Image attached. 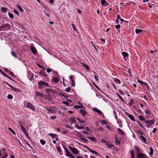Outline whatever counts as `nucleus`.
<instances>
[{
  "label": "nucleus",
  "mask_w": 158,
  "mask_h": 158,
  "mask_svg": "<svg viewBox=\"0 0 158 158\" xmlns=\"http://www.w3.org/2000/svg\"><path fill=\"white\" fill-rule=\"evenodd\" d=\"M45 108L48 111V113H56V108L55 106H46Z\"/></svg>",
  "instance_id": "nucleus-1"
},
{
  "label": "nucleus",
  "mask_w": 158,
  "mask_h": 158,
  "mask_svg": "<svg viewBox=\"0 0 158 158\" xmlns=\"http://www.w3.org/2000/svg\"><path fill=\"white\" fill-rule=\"evenodd\" d=\"M38 84L39 85L38 88L40 89H42L43 87L46 86L49 87L48 83L44 81H40L38 83Z\"/></svg>",
  "instance_id": "nucleus-2"
},
{
  "label": "nucleus",
  "mask_w": 158,
  "mask_h": 158,
  "mask_svg": "<svg viewBox=\"0 0 158 158\" xmlns=\"http://www.w3.org/2000/svg\"><path fill=\"white\" fill-rule=\"evenodd\" d=\"M69 149L71 150L73 153L74 154L77 155L79 153V151L77 148L70 146H69Z\"/></svg>",
  "instance_id": "nucleus-3"
},
{
  "label": "nucleus",
  "mask_w": 158,
  "mask_h": 158,
  "mask_svg": "<svg viewBox=\"0 0 158 158\" xmlns=\"http://www.w3.org/2000/svg\"><path fill=\"white\" fill-rule=\"evenodd\" d=\"M66 152V155L71 158H74V156L71 153L67 148H65Z\"/></svg>",
  "instance_id": "nucleus-4"
},
{
  "label": "nucleus",
  "mask_w": 158,
  "mask_h": 158,
  "mask_svg": "<svg viewBox=\"0 0 158 158\" xmlns=\"http://www.w3.org/2000/svg\"><path fill=\"white\" fill-rule=\"evenodd\" d=\"M27 106L33 111L35 110V107L30 102H27Z\"/></svg>",
  "instance_id": "nucleus-5"
},
{
  "label": "nucleus",
  "mask_w": 158,
  "mask_h": 158,
  "mask_svg": "<svg viewBox=\"0 0 158 158\" xmlns=\"http://www.w3.org/2000/svg\"><path fill=\"white\" fill-rule=\"evenodd\" d=\"M137 158H148V157L145 154L139 152L137 154Z\"/></svg>",
  "instance_id": "nucleus-6"
},
{
  "label": "nucleus",
  "mask_w": 158,
  "mask_h": 158,
  "mask_svg": "<svg viewBox=\"0 0 158 158\" xmlns=\"http://www.w3.org/2000/svg\"><path fill=\"white\" fill-rule=\"evenodd\" d=\"M125 114L128 116V117L132 121L135 122V120L134 119V117L130 114V113L127 112H125Z\"/></svg>",
  "instance_id": "nucleus-7"
},
{
  "label": "nucleus",
  "mask_w": 158,
  "mask_h": 158,
  "mask_svg": "<svg viewBox=\"0 0 158 158\" xmlns=\"http://www.w3.org/2000/svg\"><path fill=\"white\" fill-rule=\"evenodd\" d=\"M155 121L154 119H152L151 120H146L145 121L144 123L145 124H147L149 125H151L154 124Z\"/></svg>",
  "instance_id": "nucleus-8"
},
{
  "label": "nucleus",
  "mask_w": 158,
  "mask_h": 158,
  "mask_svg": "<svg viewBox=\"0 0 158 158\" xmlns=\"http://www.w3.org/2000/svg\"><path fill=\"white\" fill-rule=\"evenodd\" d=\"M31 50L32 52L34 54H36L37 53V51L34 46H31Z\"/></svg>",
  "instance_id": "nucleus-9"
},
{
  "label": "nucleus",
  "mask_w": 158,
  "mask_h": 158,
  "mask_svg": "<svg viewBox=\"0 0 158 158\" xmlns=\"http://www.w3.org/2000/svg\"><path fill=\"white\" fill-rule=\"evenodd\" d=\"M93 110L94 111L97 112L98 114H102V116L103 117L104 116L103 113L99 110L96 108H93Z\"/></svg>",
  "instance_id": "nucleus-10"
},
{
  "label": "nucleus",
  "mask_w": 158,
  "mask_h": 158,
  "mask_svg": "<svg viewBox=\"0 0 158 158\" xmlns=\"http://www.w3.org/2000/svg\"><path fill=\"white\" fill-rule=\"evenodd\" d=\"M117 130L118 132V134L122 135H124V132L121 129L119 128H117Z\"/></svg>",
  "instance_id": "nucleus-11"
},
{
  "label": "nucleus",
  "mask_w": 158,
  "mask_h": 158,
  "mask_svg": "<svg viewBox=\"0 0 158 158\" xmlns=\"http://www.w3.org/2000/svg\"><path fill=\"white\" fill-rule=\"evenodd\" d=\"M22 122H21L19 123L20 126L21 127V129L22 131H23V133H26V132H27V131L26 130L25 128L23 126L22 124H21V123Z\"/></svg>",
  "instance_id": "nucleus-12"
},
{
  "label": "nucleus",
  "mask_w": 158,
  "mask_h": 158,
  "mask_svg": "<svg viewBox=\"0 0 158 158\" xmlns=\"http://www.w3.org/2000/svg\"><path fill=\"white\" fill-rule=\"evenodd\" d=\"M35 93L36 94V96L37 97L40 96L41 97H43L44 96V95L43 94L39 92L35 91Z\"/></svg>",
  "instance_id": "nucleus-13"
},
{
  "label": "nucleus",
  "mask_w": 158,
  "mask_h": 158,
  "mask_svg": "<svg viewBox=\"0 0 158 158\" xmlns=\"http://www.w3.org/2000/svg\"><path fill=\"white\" fill-rule=\"evenodd\" d=\"M122 54L123 56L124 59H125V60H126V57H128V54L127 53L125 52H122Z\"/></svg>",
  "instance_id": "nucleus-14"
},
{
  "label": "nucleus",
  "mask_w": 158,
  "mask_h": 158,
  "mask_svg": "<svg viewBox=\"0 0 158 158\" xmlns=\"http://www.w3.org/2000/svg\"><path fill=\"white\" fill-rule=\"evenodd\" d=\"M11 89L12 90L14 91H15L17 92H18V93H20L21 92V91L20 89H17V88H14V87H13V86H12V87Z\"/></svg>",
  "instance_id": "nucleus-15"
},
{
  "label": "nucleus",
  "mask_w": 158,
  "mask_h": 158,
  "mask_svg": "<svg viewBox=\"0 0 158 158\" xmlns=\"http://www.w3.org/2000/svg\"><path fill=\"white\" fill-rule=\"evenodd\" d=\"M80 113L82 114L83 116H85L86 114V112L84 111L83 109H81L80 110Z\"/></svg>",
  "instance_id": "nucleus-16"
},
{
  "label": "nucleus",
  "mask_w": 158,
  "mask_h": 158,
  "mask_svg": "<svg viewBox=\"0 0 158 158\" xmlns=\"http://www.w3.org/2000/svg\"><path fill=\"white\" fill-rule=\"evenodd\" d=\"M60 80L59 78L57 77H55L53 79V80L55 83H58Z\"/></svg>",
  "instance_id": "nucleus-17"
},
{
  "label": "nucleus",
  "mask_w": 158,
  "mask_h": 158,
  "mask_svg": "<svg viewBox=\"0 0 158 158\" xmlns=\"http://www.w3.org/2000/svg\"><path fill=\"white\" fill-rule=\"evenodd\" d=\"M75 127L78 129H84V126H80L77 124H76L75 125Z\"/></svg>",
  "instance_id": "nucleus-18"
},
{
  "label": "nucleus",
  "mask_w": 158,
  "mask_h": 158,
  "mask_svg": "<svg viewBox=\"0 0 158 158\" xmlns=\"http://www.w3.org/2000/svg\"><path fill=\"white\" fill-rule=\"evenodd\" d=\"M87 138L93 142H96V140L95 137H87Z\"/></svg>",
  "instance_id": "nucleus-19"
},
{
  "label": "nucleus",
  "mask_w": 158,
  "mask_h": 158,
  "mask_svg": "<svg viewBox=\"0 0 158 158\" xmlns=\"http://www.w3.org/2000/svg\"><path fill=\"white\" fill-rule=\"evenodd\" d=\"M2 26L4 28H10V25L8 23H6V24H5V25H2Z\"/></svg>",
  "instance_id": "nucleus-20"
},
{
  "label": "nucleus",
  "mask_w": 158,
  "mask_h": 158,
  "mask_svg": "<svg viewBox=\"0 0 158 158\" xmlns=\"http://www.w3.org/2000/svg\"><path fill=\"white\" fill-rule=\"evenodd\" d=\"M140 138L143 141V142L144 143H146V141H147L146 139L142 135H141L140 136Z\"/></svg>",
  "instance_id": "nucleus-21"
},
{
  "label": "nucleus",
  "mask_w": 158,
  "mask_h": 158,
  "mask_svg": "<svg viewBox=\"0 0 158 158\" xmlns=\"http://www.w3.org/2000/svg\"><path fill=\"white\" fill-rule=\"evenodd\" d=\"M48 135L52 138V139H54L56 135V134H53V133H49Z\"/></svg>",
  "instance_id": "nucleus-22"
},
{
  "label": "nucleus",
  "mask_w": 158,
  "mask_h": 158,
  "mask_svg": "<svg viewBox=\"0 0 158 158\" xmlns=\"http://www.w3.org/2000/svg\"><path fill=\"white\" fill-rule=\"evenodd\" d=\"M130 152L131 154V157L130 158H135L134 152V151L131 150Z\"/></svg>",
  "instance_id": "nucleus-23"
},
{
  "label": "nucleus",
  "mask_w": 158,
  "mask_h": 158,
  "mask_svg": "<svg viewBox=\"0 0 158 158\" xmlns=\"http://www.w3.org/2000/svg\"><path fill=\"white\" fill-rule=\"evenodd\" d=\"M1 10L2 12L6 13L7 10V9L6 7H2L1 8Z\"/></svg>",
  "instance_id": "nucleus-24"
},
{
  "label": "nucleus",
  "mask_w": 158,
  "mask_h": 158,
  "mask_svg": "<svg viewBox=\"0 0 158 158\" xmlns=\"http://www.w3.org/2000/svg\"><path fill=\"white\" fill-rule=\"evenodd\" d=\"M69 121L72 123H75L76 122L75 121V118L74 117H71L70 118Z\"/></svg>",
  "instance_id": "nucleus-25"
},
{
  "label": "nucleus",
  "mask_w": 158,
  "mask_h": 158,
  "mask_svg": "<svg viewBox=\"0 0 158 158\" xmlns=\"http://www.w3.org/2000/svg\"><path fill=\"white\" fill-rule=\"evenodd\" d=\"M106 145L109 148H111L113 147V145L110 143L108 142L107 143Z\"/></svg>",
  "instance_id": "nucleus-26"
},
{
  "label": "nucleus",
  "mask_w": 158,
  "mask_h": 158,
  "mask_svg": "<svg viewBox=\"0 0 158 158\" xmlns=\"http://www.w3.org/2000/svg\"><path fill=\"white\" fill-rule=\"evenodd\" d=\"M114 81L118 84H120L121 83L120 81L117 78H114Z\"/></svg>",
  "instance_id": "nucleus-27"
},
{
  "label": "nucleus",
  "mask_w": 158,
  "mask_h": 158,
  "mask_svg": "<svg viewBox=\"0 0 158 158\" xmlns=\"http://www.w3.org/2000/svg\"><path fill=\"white\" fill-rule=\"evenodd\" d=\"M143 31V30H142L139 29H135V32L137 34L140 33Z\"/></svg>",
  "instance_id": "nucleus-28"
},
{
  "label": "nucleus",
  "mask_w": 158,
  "mask_h": 158,
  "mask_svg": "<svg viewBox=\"0 0 158 158\" xmlns=\"http://www.w3.org/2000/svg\"><path fill=\"white\" fill-rule=\"evenodd\" d=\"M137 81L138 82H139V83H140L142 85H147V83L146 82H144L142 81L139 80H138Z\"/></svg>",
  "instance_id": "nucleus-29"
},
{
  "label": "nucleus",
  "mask_w": 158,
  "mask_h": 158,
  "mask_svg": "<svg viewBox=\"0 0 158 158\" xmlns=\"http://www.w3.org/2000/svg\"><path fill=\"white\" fill-rule=\"evenodd\" d=\"M11 55L13 56H14V57H15L16 58H17V55H16L15 52L12 51L11 52Z\"/></svg>",
  "instance_id": "nucleus-30"
},
{
  "label": "nucleus",
  "mask_w": 158,
  "mask_h": 158,
  "mask_svg": "<svg viewBox=\"0 0 158 158\" xmlns=\"http://www.w3.org/2000/svg\"><path fill=\"white\" fill-rule=\"evenodd\" d=\"M150 152L149 153V154L150 155V156H152V155L153 153V150L152 148H150Z\"/></svg>",
  "instance_id": "nucleus-31"
},
{
  "label": "nucleus",
  "mask_w": 158,
  "mask_h": 158,
  "mask_svg": "<svg viewBox=\"0 0 158 158\" xmlns=\"http://www.w3.org/2000/svg\"><path fill=\"white\" fill-rule=\"evenodd\" d=\"M39 73L42 76H47V75L46 74V73L44 72L40 71L39 72Z\"/></svg>",
  "instance_id": "nucleus-32"
},
{
  "label": "nucleus",
  "mask_w": 158,
  "mask_h": 158,
  "mask_svg": "<svg viewBox=\"0 0 158 158\" xmlns=\"http://www.w3.org/2000/svg\"><path fill=\"white\" fill-rule=\"evenodd\" d=\"M77 135L80 138V139H82L83 138L82 137V136L83 135H82L80 133V132H77Z\"/></svg>",
  "instance_id": "nucleus-33"
},
{
  "label": "nucleus",
  "mask_w": 158,
  "mask_h": 158,
  "mask_svg": "<svg viewBox=\"0 0 158 158\" xmlns=\"http://www.w3.org/2000/svg\"><path fill=\"white\" fill-rule=\"evenodd\" d=\"M71 87H69L65 89V91L67 92H69L70 91V90H71Z\"/></svg>",
  "instance_id": "nucleus-34"
},
{
  "label": "nucleus",
  "mask_w": 158,
  "mask_h": 158,
  "mask_svg": "<svg viewBox=\"0 0 158 158\" xmlns=\"http://www.w3.org/2000/svg\"><path fill=\"white\" fill-rule=\"evenodd\" d=\"M82 65L84 66L87 69H88V70H89V67L88 65H86L84 63H82Z\"/></svg>",
  "instance_id": "nucleus-35"
},
{
  "label": "nucleus",
  "mask_w": 158,
  "mask_h": 158,
  "mask_svg": "<svg viewBox=\"0 0 158 158\" xmlns=\"http://www.w3.org/2000/svg\"><path fill=\"white\" fill-rule=\"evenodd\" d=\"M139 118L140 120L142 121H145V119L142 116L139 115Z\"/></svg>",
  "instance_id": "nucleus-36"
},
{
  "label": "nucleus",
  "mask_w": 158,
  "mask_h": 158,
  "mask_svg": "<svg viewBox=\"0 0 158 158\" xmlns=\"http://www.w3.org/2000/svg\"><path fill=\"white\" fill-rule=\"evenodd\" d=\"M90 152H91V153H92L93 154H96L97 155H99V154L97 152H95L94 150H92V149H91V150H90Z\"/></svg>",
  "instance_id": "nucleus-37"
},
{
  "label": "nucleus",
  "mask_w": 158,
  "mask_h": 158,
  "mask_svg": "<svg viewBox=\"0 0 158 158\" xmlns=\"http://www.w3.org/2000/svg\"><path fill=\"white\" fill-rule=\"evenodd\" d=\"M81 140L85 143H88V140L85 138H83L82 139H81Z\"/></svg>",
  "instance_id": "nucleus-38"
},
{
  "label": "nucleus",
  "mask_w": 158,
  "mask_h": 158,
  "mask_svg": "<svg viewBox=\"0 0 158 158\" xmlns=\"http://www.w3.org/2000/svg\"><path fill=\"white\" fill-rule=\"evenodd\" d=\"M8 15L10 18L11 19H13L14 17L13 15L10 12L8 13Z\"/></svg>",
  "instance_id": "nucleus-39"
},
{
  "label": "nucleus",
  "mask_w": 158,
  "mask_h": 158,
  "mask_svg": "<svg viewBox=\"0 0 158 158\" xmlns=\"http://www.w3.org/2000/svg\"><path fill=\"white\" fill-rule=\"evenodd\" d=\"M117 19H120L122 22L124 21V20L123 19L121 18L120 16L119 15H117Z\"/></svg>",
  "instance_id": "nucleus-40"
},
{
  "label": "nucleus",
  "mask_w": 158,
  "mask_h": 158,
  "mask_svg": "<svg viewBox=\"0 0 158 158\" xmlns=\"http://www.w3.org/2000/svg\"><path fill=\"white\" fill-rule=\"evenodd\" d=\"M17 6L20 11H23V9L19 5H17Z\"/></svg>",
  "instance_id": "nucleus-41"
},
{
  "label": "nucleus",
  "mask_w": 158,
  "mask_h": 158,
  "mask_svg": "<svg viewBox=\"0 0 158 158\" xmlns=\"http://www.w3.org/2000/svg\"><path fill=\"white\" fill-rule=\"evenodd\" d=\"M40 143H41V144L42 145H44L46 143V142L45 141H44L42 139H41L40 140Z\"/></svg>",
  "instance_id": "nucleus-42"
},
{
  "label": "nucleus",
  "mask_w": 158,
  "mask_h": 158,
  "mask_svg": "<svg viewBox=\"0 0 158 158\" xmlns=\"http://www.w3.org/2000/svg\"><path fill=\"white\" fill-rule=\"evenodd\" d=\"M8 129L11 131V132L14 135H15L16 134H15V132L14 131V130H13L10 127H9L8 128Z\"/></svg>",
  "instance_id": "nucleus-43"
},
{
  "label": "nucleus",
  "mask_w": 158,
  "mask_h": 158,
  "mask_svg": "<svg viewBox=\"0 0 158 158\" xmlns=\"http://www.w3.org/2000/svg\"><path fill=\"white\" fill-rule=\"evenodd\" d=\"M77 119L80 123H85V122L84 121H82L81 119H80L78 118H77Z\"/></svg>",
  "instance_id": "nucleus-44"
},
{
  "label": "nucleus",
  "mask_w": 158,
  "mask_h": 158,
  "mask_svg": "<svg viewBox=\"0 0 158 158\" xmlns=\"http://www.w3.org/2000/svg\"><path fill=\"white\" fill-rule=\"evenodd\" d=\"M13 96L10 94H8L7 96V98L9 99H11L13 98Z\"/></svg>",
  "instance_id": "nucleus-45"
},
{
  "label": "nucleus",
  "mask_w": 158,
  "mask_h": 158,
  "mask_svg": "<svg viewBox=\"0 0 158 158\" xmlns=\"http://www.w3.org/2000/svg\"><path fill=\"white\" fill-rule=\"evenodd\" d=\"M8 73L11 76L13 77H14L15 75L12 72L10 71Z\"/></svg>",
  "instance_id": "nucleus-46"
},
{
  "label": "nucleus",
  "mask_w": 158,
  "mask_h": 158,
  "mask_svg": "<svg viewBox=\"0 0 158 158\" xmlns=\"http://www.w3.org/2000/svg\"><path fill=\"white\" fill-rule=\"evenodd\" d=\"M3 82L4 83L7 85L11 88L12 87V86L11 85H10L8 82H7L6 81H4Z\"/></svg>",
  "instance_id": "nucleus-47"
},
{
  "label": "nucleus",
  "mask_w": 158,
  "mask_h": 158,
  "mask_svg": "<svg viewBox=\"0 0 158 158\" xmlns=\"http://www.w3.org/2000/svg\"><path fill=\"white\" fill-rule=\"evenodd\" d=\"M119 91L120 93L122 95H124L125 94V93L123 91L120 89H119Z\"/></svg>",
  "instance_id": "nucleus-48"
},
{
  "label": "nucleus",
  "mask_w": 158,
  "mask_h": 158,
  "mask_svg": "<svg viewBox=\"0 0 158 158\" xmlns=\"http://www.w3.org/2000/svg\"><path fill=\"white\" fill-rule=\"evenodd\" d=\"M116 140L115 141V143L118 145L120 143V142L117 139V138H116Z\"/></svg>",
  "instance_id": "nucleus-49"
},
{
  "label": "nucleus",
  "mask_w": 158,
  "mask_h": 158,
  "mask_svg": "<svg viewBox=\"0 0 158 158\" xmlns=\"http://www.w3.org/2000/svg\"><path fill=\"white\" fill-rule=\"evenodd\" d=\"M52 71V69H50V68H48L47 69V72L48 73H50Z\"/></svg>",
  "instance_id": "nucleus-50"
},
{
  "label": "nucleus",
  "mask_w": 158,
  "mask_h": 158,
  "mask_svg": "<svg viewBox=\"0 0 158 158\" xmlns=\"http://www.w3.org/2000/svg\"><path fill=\"white\" fill-rule=\"evenodd\" d=\"M57 150L58 152L60 153L61 152V148L60 147H57Z\"/></svg>",
  "instance_id": "nucleus-51"
},
{
  "label": "nucleus",
  "mask_w": 158,
  "mask_h": 158,
  "mask_svg": "<svg viewBox=\"0 0 158 158\" xmlns=\"http://www.w3.org/2000/svg\"><path fill=\"white\" fill-rule=\"evenodd\" d=\"M66 127L72 130L73 129V127L70 126H69V125H66Z\"/></svg>",
  "instance_id": "nucleus-52"
},
{
  "label": "nucleus",
  "mask_w": 158,
  "mask_h": 158,
  "mask_svg": "<svg viewBox=\"0 0 158 158\" xmlns=\"http://www.w3.org/2000/svg\"><path fill=\"white\" fill-rule=\"evenodd\" d=\"M106 2V1L105 0H101V3L102 5H104Z\"/></svg>",
  "instance_id": "nucleus-53"
},
{
  "label": "nucleus",
  "mask_w": 158,
  "mask_h": 158,
  "mask_svg": "<svg viewBox=\"0 0 158 158\" xmlns=\"http://www.w3.org/2000/svg\"><path fill=\"white\" fill-rule=\"evenodd\" d=\"M135 149L136 150V151L137 152H139H139H140V150H139V148L137 147H136V146H135Z\"/></svg>",
  "instance_id": "nucleus-54"
},
{
  "label": "nucleus",
  "mask_w": 158,
  "mask_h": 158,
  "mask_svg": "<svg viewBox=\"0 0 158 158\" xmlns=\"http://www.w3.org/2000/svg\"><path fill=\"white\" fill-rule=\"evenodd\" d=\"M13 11L15 14H17L18 16L19 15V12L17 10H14Z\"/></svg>",
  "instance_id": "nucleus-55"
},
{
  "label": "nucleus",
  "mask_w": 158,
  "mask_h": 158,
  "mask_svg": "<svg viewBox=\"0 0 158 158\" xmlns=\"http://www.w3.org/2000/svg\"><path fill=\"white\" fill-rule=\"evenodd\" d=\"M63 102L64 104L66 105L67 106H69V102L66 101H63Z\"/></svg>",
  "instance_id": "nucleus-56"
},
{
  "label": "nucleus",
  "mask_w": 158,
  "mask_h": 158,
  "mask_svg": "<svg viewBox=\"0 0 158 158\" xmlns=\"http://www.w3.org/2000/svg\"><path fill=\"white\" fill-rule=\"evenodd\" d=\"M37 65V66H38V67H39V68H44L41 65L39 64V63H37L36 64Z\"/></svg>",
  "instance_id": "nucleus-57"
},
{
  "label": "nucleus",
  "mask_w": 158,
  "mask_h": 158,
  "mask_svg": "<svg viewBox=\"0 0 158 158\" xmlns=\"http://www.w3.org/2000/svg\"><path fill=\"white\" fill-rule=\"evenodd\" d=\"M145 112L146 114H148L149 115H150L151 114L149 112V111L148 110H145Z\"/></svg>",
  "instance_id": "nucleus-58"
},
{
  "label": "nucleus",
  "mask_w": 158,
  "mask_h": 158,
  "mask_svg": "<svg viewBox=\"0 0 158 158\" xmlns=\"http://www.w3.org/2000/svg\"><path fill=\"white\" fill-rule=\"evenodd\" d=\"M133 101L132 99H131L130 100V102L129 103V106H131L133 104Z\"/></svg>",
  "instance_id": "nucleus-59"
},
{
  "label": "nucleus",
  "mask_w": 158,
  "mask_h": 158,
  "mask_svg": "<svg viewBox=\"0 0 158 158\" xmlns=\"http://www.w3.org/2000/svg\"><path fill=\"white\" fill-rule=\"evenodd\" d=\"M85 129L87 131H88V132L90 131V129L89 127H85Z\"/></svg>",
  "instance_id": "nucleus-60"
},
{
  "label": "nucleus",
  "mask_w": 158,
  "mask_h": 158,
  "mask_svg": "<svg viewBox=\"0 0 158 158\" xmlns=\"http://www.w3.org/2000/svg\"><path fill=\"white\" fill-rule=\"evenodd\" d=\"M115 27L116 29H119L120 27V25H116L115 26Z\"/></svg>",
  "instance_id": "nucleus-61"
},
{
  "label": "nucleus",
  "mask_w": 158,
  "mask_h": 158,
  "mask_svg": "<svg viewBox=\"0 0 158 158\" xmlns=\"http://www.w3.org/2000/svg\"><path fill=\"white\" fill-rule=\"evenodd\" d=\"M101 142L103 143H105V144H106V143L108 142L107 141H106L104 139H102Z\"/></svg>",
  "instance_id": "nucleus-62"
},
{
  "label": "nucleus",
  "mask_w": 158,
  "mask_h": 158,
  "mask_svg": "<svg viewBox=\"0 0 158 158\" xmlns=\"http://www.w3.org/2000/svg\"><path fill=\"white\" fill-rule=\"evenodd\" d=\"M50 118L52 120L56 119V116H52L50 117Z\"/></svg>",
  "instance_id": "nucleus-63"
},
{
  "label": "nucleus",
  "mask_w": 158,
  "mask_h": 158,
  "mask_svg": "<svg viewBox=\"0 0 158 158\" xmlns=\"http://www.w3.org/2000/svg\"><path fill=\"white\" fill-rule=\"evenodd\" d=\"M72 27H73V29L74 30L76 31V29L74 25L72 24Z\"/></svg>",
  "instance_id": "nucleus-64"
}]
</instances>
